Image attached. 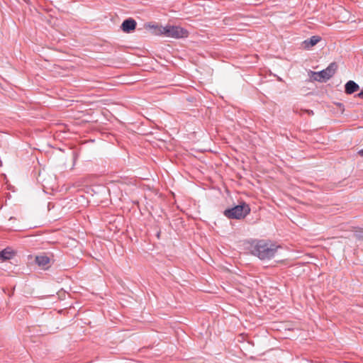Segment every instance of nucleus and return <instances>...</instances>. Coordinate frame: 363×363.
I'll return each mask as SVG.
<instances>
[{
    "mask_svg": "<svg viewBox=\"0 0 363 363\" xmlns=\"http://www.w3.org/2000/svg\"><path fill=\"white\" fill-rule=\"evenodd\" d=\"M279 247L270 240H256L250 243L249 250L261 260H269L274 257Z\"/></svg>",
    "mask_w": 363,
    "mask_h": 363,
    "instance_id": "1",
    "label": "nucleus"
},
{
    "mask_svg": "<svg viewBox=\"0 0 363 363\" xmlns=\"http://www.w3.org/2000/svg\"><path fill=\"white\" fill-rule=\"evenodd\" d=\"M145 29L155 35H164L168 38H186L189 32L186 29L174 24H145Z\"/></svg>",
    "mask_w": 363,
    "mask_h": 363,
    "instance_id": "2",
    "label": "nucleus"
},
{
    "mask_svg": "<svg viewBox=\"0 0 363 363\" xmlns=\"http://www.w3.org/2000/svg\"><path fill=\"white\" fill-rule=\"evenodd\" d=\"M250 213V208L245 202L224 211V215L229 219H242Z\"/></svg>",
    "mask_w": 363,
    "mask_h": 363,
    "instance_id": "3",
    "label": "nucleus"
},
{
    "mask_svg": "<svg viewBox=\"0 0 363 363\" xmlns=\"http://www.w3.org/2000/svg\"><path fill=\"white\" fill-rule=\"evenodd\" d=\"M337 69V65L335 62L330 63L328 67L323 69L320 72H313L310 71L309 75L312 80L320 82L328 81L330 79L335 73Z\"/></svg>",
    "mask_w": 363,
    "mask_h": 363,
    "instance_id": "4",
    "label": "nucleus"
},
{
    "mask_svg": "<svg viewBox=\"0 0 363 363\" xmlns=\"http://www.w3.org/2000/svg\"><path fill=\"white\" fill-rule=\"evenodd\" d=\"M51 257L52 254L50 257L45 253L40 254L35 257V262L41 269H47L50 267Z\"/></svg>",
    "mask_w": 363,
    "mask_h": 363,
    "instance_id": "5",
    "label": "nucleus"
},
{
    "mask_svg": "<svg viewBox=\"0 0 363 363\" xmlns=\"http://www.w3.org/2000/svg\"><path fill=\"white\" fill-rule=\"evenodd\" d=\"M321 40V37L319 35H313L308 39L305 40L302 45L303 48L306 50H309L313 46H315Z\"/></svg>",
    "mask_w": 363,
    "mask_h": 363,
    "instance_id": "6",
    "label": "nucleus"
},
{
    "mask_svg": "<svg viewBox=\"0 0 363 363\" xmlns=\"http://www.w3.org/2000/svg\"><path fill=\"white\" fill-rule=\"evenodd\" d=\"M359 89V85L354 81H348L345 86V91L347 94H352Z\"/></svg>",
    "mask_w": 363,
    "mask_h": 363,
    "instance_id": "7",
    "label": "nucleus"
},
{
    "mask_svg": "<svg viewBox=\"0 0 363 363\" xmlns=\"http://www.w3.org/2000/svg\"><path fill=\"white\" fill-rule=\"evenodd\" d=\"M137 24H121L120 28L125 33H129L135 30Z\"/></svg>",
    "mask_w": 363,
    "mask_h": 363,
    "instance_id": "8",
    "label": "nucleus"
},
{
    "mask_svg": "<svg viewBox=\"0 0 363 363\" xmlns=\"http://www.w3.org/2000/svg\"><path fill=\"white\" fill-rule=\"evenodd\" d=\"M13 256L11 252L7 250L6 249L0 252V258L3 260L10 259Z\"/></svg>",
    "mask_w": 363,
    "mask_h": 363,
    "instance_id": "9",
    "label": "nucleus"
},
{
    "mask_svg": "<svg viewBox=\"0 0 363 363\" xmlns=\"http://www.w3.org/2000/svg\"><path fill=\"white\" fill-rule=\"evenodd\" d=\"M353 236L359 240H363V229L355 230Z\"/></svg>",
    "mask_w": 363,
    "mask_h": 363,
    "instance_id": "10",
    "label": "nucleus"
},
{
    "mask_svg": "<svg viewBox=\"0 0 363 363\" xmlns=\"http://www.w3.org/2000/svg\"><path fill=\"white\" fill-rule=\"evenodd\" d=\"M122 23H136V21L132 18H128L125 19Z\"/></svg>",
    "mask_w": 363,
    "mask_h": 363,
    "instance_id": "11",
    "label": "nucleus"
},
{
    "mask_svg": "<svg viewBox=\"0 0 363 363\" xmlns=\"http://www.w3.org/2000/svg\"><path fill=\"white\" fill-rule=\"evenodd\" d=\"M357 96L359 98L363 99V89L359 93L357 94Z\"/></svg>",
    "mask_w": 363,
    "mask_h": 363,
    "instance_id": "12",
    "label": "nucleus"
},
{
    "mask_svg": "<svg viewBox=\"0 0 363 363\" xmlns=\"http://www.w3.org/2000/svg\"><path fill=\"white\" fill-rule=\"evenodd\" d=\"M359 155L362 157H363V149L360 150L359 152H358Z\"/></svg>",
    "mask_w": 363,
    "mask_h": 363,
    "instance_id": "13",
    "label": "nucleus"
},
{
    "mask_svg": "<svg viewBox=\"0 0 363 363\" xmlns=\"http://www.w3.org/2000/svg\"><path fill=\"white\" fill-rule=\"evenodd\" d=\"M308 112L309 113V114H313V111H308Z\"/></svg>",
    "mask_w": 363,
    "mask_h": 363,
    "instance_id": "14",
    "label": "nucleus"
}]
</instances>
